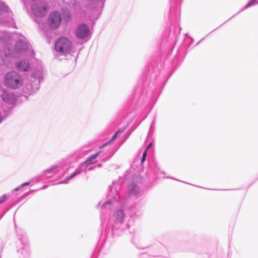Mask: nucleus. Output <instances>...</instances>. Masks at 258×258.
<instances>
[{
  "mask_svg": "<svg viewBox=\"0 0 258 258\" xmlns=\"http://www.w3.org/2000/svg\"><path fill=\"white\" fill-rule=\"evenodd\" d=\"M75 34L79 39H87L88 40L90 38V29L85 24H79L76 28Z\"/></svg>",
  "mask_w": 258,
  "mask_h": 258,
  "instance_id": "nucleus-7",
  "label": "nucleus"
},
{
  "mask_svg": "<svg viewBox=\"0 0 258 258\" xmlns=\"http://www.w3.org/2000/svg\"><path fill=\"white\" fill-rule=\"evenodd\" d=\"M7 199V196L6 195H4L0 197V204L4 202Z\"/></svg>",
  "mask_w": 258,
  "mask_h": 258,
  "instance_id": "nucleus-21",
  "label": "nucleus"
},
{
  "mask_svg": "<svg viewBox=\"0 0 258 258\" xmlns=\"http://www.w3.org/2000/svg\"><path fill=\"white\" fill-rule=\"evenodd\" d=\"M123 218L124 214L121 210H118L114 212V224L115 223L116 225L121 224L123 222Z\"/></svg>",
  "mask_w": 258,
  "mask_h": 258,
  "instance_id": "nucleus-12",
  "label": "nucleus"
},
{
  "mask_svg": "<svg viewBox=\"0 0 258 258\" xmlns=\"http://www.w3.org/2000/svg\"><path fill=\"white\" fill-rule=\"evenodd\" d=\"M151 145H152V143H150L148 145V146H147V149H146V151H147V150L149 148H150V147L151 146Z\"/></svg>",
  "mask_w": 258,
  "mask_h": 258,
  "instance_id": "nucleus-26",
  "label": "nucleus"
},
{
  "mask_svg": "<svg viewBox=\"0 0 258 258\" xmlns=\"http://www.w3.org/2000/svg\"><path fill=\"white\" fill-rule=\"evenodd\" d=\"M48 8L47 4L43 2L33 4L31 9L32 13L35 16L43 17L47 13Z\"/></svg>",
  "mask_w": 258,
  "mask_h": 258,
  "instance_id": "nucleus-6",
  "label": "nucleus"
},
{
  "mask_svg": "<svg viewBox=\"0 0 258 258\" xmlns=\"http://www.w3.org/2000/svg\"><path fill=\"white\" fill-rule=\"evenodd\" d=\"M6 86L13 89H17L22 86L23 80L21 76L15 71L8 73L4 78Z\"/></svg>",
  "mask_w": 258,
  "mask_h": 258,
  "instance_id": "nucleus-1",
  "label": "nucleus"
},
{
  "mask_svg": "<svg viewBox=\"0 0 258 258\" xmlns=\"http://www.w3.org/2000/svg\"><path fill=\"white\" fill-rule=\"evenodd\" d=\"M113 140V137L110 139V141H111Z\"/></svg>",
  "mask_w": 258,
  "mask_h": 258,
  "instance_id": "nucleus-31",
  "label": "nucleus"
},
{
  "mask_svg": "<svg viewBox=\"0 0 258 258\" xmlns=\"http://www.w3.org/2000/svg\"><path fill=\"white\" fill-rule=\"evenodd\" d=\"M98 167H101V166L100 164H99V165H98Z\"/></svg>",
  "mask_w": 258,
  "mask_h": 258,
  "instance_id": "nucleus-30",
  "label": "nucleus"
},
{
  "mask_svg": "<svg viewBox=\"0 0 258 258\" xmlns=\"http://www.w3.org/2000/svg\"><path fill=\"white\" fill-rule=\"evenodd\" d=\"M99 154L100 152H98L90 156L84 162L81 164L79 167L76 169L73 173H72L70 176L67 177L64 181H60L59 183H66L69 180L72 179L76 175L81 173L83 171V169L84 168H87V165H89L95 162V159L99 156Z\"/></svg>",
  "mask_w": 258,
  "mask_h": 258,
  "instance_id": "nucleus-3",
  "label": "nucleus"
},
{
  "mask_svg": "<svg viewBox=\"0 0 258 258\" xmlns=\"http://www.w3.org/2000/svg\"><path fill=\"white\" fill-rule=\"evenodd\" d=\"M16 67L19 70L26 72L29 68V64L28 62L25 60H23L18 62L16 63Z\"/></svg>",
  "mask_w": 258,
  "mask_h": 258,
  "instance_id": "nucleus-13",
  "label": "nucleus"
},
{
  "mask_svg": "<svg viewBox=\"0 0 258 258\" xmlns=\"http://www.w3.org/2000/svg\"><path fill=\"white\" fill-rule=\"evenodd\" d=\"M4 101L9 104H13L16 100V96L13 93L5 90L2 94Z\"/></svg>",
  "mask_w": 258,
  "mask_h": 258,
  "instance_id": "nucleus-9",
  "label": "nucleus"
},
{
  "mask_svg": "<svg viewBox=\"0 0 258 258\" xmlns=\"http://www.w3.org/2000/svg\"><path fill=\"white\" fill-rule=\"evenodd\" d=\"M108 144V143H106L104 144L101 147H104V146H106Z\"/></svg>",
  "mask_w": 258,
  "mask_h": 258,
  "instance_id": "nucleus-29",
  "label": "nucleus"
},
{
  "mask_svg": "<svg viewBox=\"0 0 258 258\" xmlns=\"http://www.w3.org/2000/svg\"><path fill=\"white\" fill-rule=\"evenodd\" d=\"M48 22L51 28H57L61 22V17L60 14L58 12L55 11L51 13L49 15Z\"/></svg>",
  "mask_w": 258,
  "mask_h": 258,
  "instance_id": "nucleus-8",
  "label": "nucleus"
},
{
  "mask_svg": "<svg viewBox=\"0 0 258 258\" xmlns=\"http://www.w3.org/2000/svg\"><path fill=\"white\" fill-rule=\"evenodd\" d=\"M9 21L7 24L9 27H13L15 25L14 20L12 18H9Z\"/></svg>",
  "mask_w": 258,
  "mask_h": 258,
  "instance_id": "nucleus-20",
  "label": "nucleus"
},
{
  "mask_svg": "<svg viewBox=\"0 0 258 258\" xmlns=\"http://www.w3.org/2000/svg\"><path fill=\"white\" fill-rule=\"evenodd\" d=\"M125 129V127H122L118 131L116 132L114 134V140L116 138L120 137V136L124 132Z\"/></svg>",
  "mask_w": 258,
  "mask_h": 258,
  "instance_id": "nucleus-17",
  "label": "nucleus"
},
{
  "mask_svg": "<svg viewBox=\"0 0 258 258\" xmlns=\"http://www.w3.org/2000/svg\"><path fill=\"white\" fill-rule=\"evenodd\" d=\"M1 33H2V32H0V40H1V41H2V40H3V38L2 37Z\"/></svg>",
  "mask_w": 258,
  "mask_h": 258,
  "instance_id": "nucleus-27",
  "label": "nucleus"
},
{
  "mask_svg": "<svg viewBox=\"0 0 258 258\" xmlns=\"http://www.w3.org/2000/svg\"><path fill=\"white\" fill-rule=\"evenodd\" d=\"M23 239H20L21 242L20 245H18L17 247V251H20L21 250L22 251H21V253H25L27 255L29 254V250L28 246V241L27 239L25 237H23Z\"/></svg>",
  "mask_w": 258,
  "mask_h": 258,
  "instance_id": "nucleus-10",
  "label": "nucleus"
},
{
  "mask_svg": "<svg viewBox=\"0 0 258 258\" xmlns=\"http://www.w3.org/2000/svg\"><path fill=\"white\" fill-rule=\"evenodd\" d=\"M60 167H61L60 165L52 166L48 169L43 171L42 174H43V175L45 176L47 175V174L48 173L51 172L56 169L59 168H60Z\"/></svg>",
  "mask_w": 258,
  "mask_h": 258,
  "instance_id": "nucleus-15",
  "label": "nucleus"
},
{
  "mask_svg": "<svg viewBox=\"0 0 258 258\" xmlns=\"http://www.w3.org/2000/svg\"><path fill=\"white\" fill-rule=\"evenodd\" d=\"M9 8L4 3L0 2V14L4 12H8Z\"/></svg>",
  "mask_w": 258,
  "mask_h": 258,
  "instance_id": "nucleus-16",
  "label": "nucleus"
},
{
  "mask_svg": "<svg viewBox=\"0 0 258 258\" xmlns=\"http://www.w3.org/2000/svg\"><path fill=\"white\" fill-rule=\"evenodd\" d=\"M29 184H30V183L28 182H26L23 183V184H22L21 187H24L25 186L29 185Z\"/></svg>",
  "mask_w": 258,
  "mask_h": 258,
  "instance_id": "nucleus-24",
  "label": "nucleus"
},
{
  "mask_svg": "<svg viewBox=\"0 0 258 258\" xmlns=\"http://www.w3.org/2000/svg\"><path fill=\"white\" fill-rule=\"evenodd\" d=\"M28 45L24 40H20L15 45L14 50L10 54L12 57H18L25 55L28 52Z\"/></svg>",
  "mask_w": 258,
  "mask_h": 258,
  "instance_id": "nucleus-5",
  "label": "nucleus"
},
{
  "mask_svg": "<svg viewBox=\"0 0 258 258\" xmlns=\"http://www.w3.org/2000/svg\"><path fill=\"white\" fill-rule=\"evenodd\" d=\"M123 142H124V140H122L121 144H122Z\"/></svg>",
  "mask_w": 258,
  "mask_h": 258,
  "instance_id": "nucleus-32",
  "label": "nucleus"
},
{
  "mask_svg": "<svg viewBox=\"0 0 258 258\" xmlns=\"http://www.w3.org/2000/svg\"><path fill=\"white\" fill-rule=\"evenodd\" d=\"M128 190L131 195H136L140 191V188L135 184H131L128 186Z\"/></svg>",
  "mask_w": 258,
  "mask_h": 258,
  "instance_id": "nucleus-14",
  "label": "nucleus"
},
{
  "mask_svg": "<svg viewBox=\"0 0 258 258\" xmlns=\"http://www.w3.org/2000/svg\"><path fill=\"white\" fill-rule=\"evenodd\" d=\"M146 155H147V151L145 150L143 154V157H142V162H143L145 160V158H146Z\"/></svg>",
  "mask_w": 258,
  "mask_h": 258,
  "instance_id": "nucleus-23",
  "label": "nucleus"
},
{
  "mask_svg": "<svg viewBox=\"0 0 258 258\" xmlns=\"http://www.w3.org/2000/svg\"><path fill=\"white\" fill-rule=\"evenodd\" d=\"M21 187H22L21 186H19V187H17L14 190L15 191H18V190H19L21 189Z\"/></svg>",
  "mask_w": 258,
  "mask_h": 258,
  "instance_id": "nucleus-25",
  "label": "nucleus"
},
{
  "mask_svg": "<svg viewBox=\"0 0 258 258\" xmlns=\"http://www.w3.org/2000/svg\"><path fill=\"white\" fill-rule=\"evenodd\" d=\"M88 165H87V167H88ZM95 169V167H87L86 168H84L83 169V171H84L85 172H86L88 170H92Z\"/></svg>",
  "mask_w": 258,
  "mask_h": 258,
  "instance_id": "nucleus-22",
  "label": "nucleus"
},
{
  "mask_svg": "<svg viewBox=\"0 0 258 258\" xmlns=\"http://www.w3.org/2000/svg\"><path fill=\"white\" fill-rule=\"evenodd\" d=\"M113 208V204L111 199L104 203L101 206V214L104 215L108 213L110 214L112 213Z\"/></svg>",
  "mask_w": 258,
  "mask_h": 258,
  "instance_id": "nucleus-11",
  "label": "nucleus"
},
{
  "mask_svg": "<svg viewBox=\"0 0 258 258\" xmlns=\"http://www.w3.org/2000/svg\"><path fill=\"white\" fill-rule=\"evenodd\" d=\"M256 1V0H250L249 2L245 5L244 9H243L241 11L253 6Z\"/></svg>",
  "mask_w": 258,
  "mask_h": 258,
  "instance_id": "nucleus-18",
  "label": "nucleus"
},
{
  "mask_svg": "<svg viewBox=\"0 0 258 258\" xmlns=\"http://www.w3.org/2000/svg\"><path fill=\"white\" fill-rule=\"evenodd\" d=\"M91 2H92V3H95L97 6H101L103 4V2L105 0H89Z\"/></svg>",
  "mask_w": 258,
  "mask_h": 258,
  "instance_id": "nucleus-19",
  "label": "nucleus"
},
{
  "mask_svg": "<svg viewBox=\"0 0 258 258\" xmlns=\"http://www.w3.org/2000/svg\"><path fill=\"white\" fill-rule=\"evenodd\" d=\"M43 80V72L41 69L34 71L32 74L31 82V83L28 85V89L30 93L34 92L39 88L40 83Z\"/></svg>",
  "mask_w": 258,
  "mask_h": 258,
  "instance_id": "nucleus-4",
  "label": "nucleus"
},
{
  "mask_svg": "<svg viewBox=\"0 0 258 258\" xmlns=\"http://www.w3.org/2000/svg\"><path fill=\"white\" fill-rule=\"evenodd\" d=\"M111 190H112L111 186H109V191H110V192H111Z\"/></svg>",
  "mask_w": 258,
  "mask_h": 258,
  "instance_id": "nucleus-28",
  "label": "nucleus"
},
{
  "mask_svg": "<svg viewBox=\"0 0 258 258\" xmlns=\"http://www.w3.org/2000/svg\"><path fill=\"white\" fill-rule=\"evenodd\" d=\"M72 47L71 40L66 37L58 38L55 44V49L59 55H67L70 52Z\"/></svg>",
  "mask_w": 258,
  "mask_h": 258,
  "instance_id": "nucleus-2",
  "label": "nucleus"
}]
</instances>
